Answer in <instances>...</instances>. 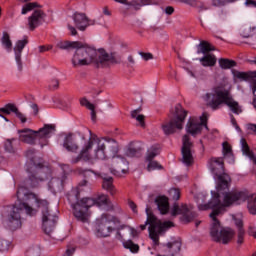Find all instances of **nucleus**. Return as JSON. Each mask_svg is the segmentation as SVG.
Instances as JSON below:
<instances>
[{
	"label": "nucleus",
	"mask_w": 256,
	"mask_h": 256,
	"mask_svg": "<svg viewBox=\"0 0 256 256\" xmlns=\"http://www.w3.org/2000/svg\"><path fill=\"white\" fill-rule=\"evenodd\" d=\"M244 237H245V229L238 230V239H237L238 245H243Z\"/></svg>",
	"instance_id": "47"
},
{
	"label": "nucleus",
	"mask_w": 256,
	"mask_h": 256,
	"mask_svg": "<svg viewBox=\"0 0 256 256\" xmlns=\"http://www.w3.org/2000/svg\"><path fill=\"white\" fill-rule=\"evenodd\" d=\"M57 47L59 49H76V47H81V42H71V41H64V42H59L57 44Z\"/></svg>",
	"instance_id": "32"
},
{
	"label": "nucleus",
	"mask_w": 256,
	"mask_h": 256,
	"mask_svg": "<svg viewBox=\"0 0 256 256\" xmlns=\"http://www.w3.org/2000/svg\"><path fill=\"white\" fill-rule=\"evenodd\" d=\"M17 201L10 207L8 214V225L12 231L21 229V211H26L27 215L33 216L37 213L35 207L42 209V228L46 235H51L57 225V215L49 213V201L40 199L35 193H31L27 188L20 186L17 191Z\"/></svg>",
	"instance_id": "1"
},
{
	"label": "nucleus",
	"mask_w": 256,
	"mask_h": 256,
	"mask_svg": "<svg viewBox=\"0 0 256 256\" xmlns=\"http://www.w3.org/2000/svg\"><path fill=\"white\" fill-rule=\"evenodd\" d=\"M109 205V198L107 195H100L96 199L93 198H82L80 202H78L74 206V217L77 221H81L82 223H87L89 221V209L91 207H107Z\"/></svg>",
	"instance_id": "11"
},
{
	"label": "nucleus",
	"mask_w": 256,
	"mask_h": 256,
	"mask_svg": "<svg viewBox=\"0 0 256 256\" xmlns=\"http://www.w3.org/2000/svg\"><path fill=\"white\" fill-rule=\"evenodd\" d=\"M237 0H212V5L215 7H223L227 5V3H234Z\"/></svg>",
	"instance_id": "43"
},
{
	"label": "nucleus",
	"mask_w": 256,
	"mask_h": 256,
	"mask_svg": "<svg viewBox=\"0 0 256 256\" xmlns=\"http://www.w3.org/2000/svg\"><path fill=\"white\" fill-rule=\"evenodd\" d=\"M171 215L172 217H175L176 215H182V220H184L185 223L193 221V216L189 215V208H187V205L185 204H174L171 209Z\"/></svg>",
	"instance_id": "20"
},
{
	"label": "nucleus",
	"mask_w": 256,
	"mask_h": 256,
	"mask_svg": "<svg viewBox=\"0 0 256 256\" xmlns=\"http://www.w3.org/2000/svg\"><path fill=\"white\" fill-rule=\"evenodd\" d=\"M76 51L72 57L73 67H85L94 63L97 67H109L113 64L115 59L109 55L105 50H96L93 47L81 46L75 48Z\"/></svg>",
	"instance_id": "4"
},
{
	"label": "nucleus",
	"mask_w": 256,
	"mask_h": 256,
	"mask_svg": "<svg viewBox=\"0 0 256 256\" xmlns=\"http://www.w3.org/2000/svg\"><path fill=\"white\" fill-rule=\"evenodd\" d=\"M250 77L256 78V71L250 72Z\"/></svg>",
	"instance_id": "64"
},
{
	"label": "nucleus",
	"mask_w": 256,
	"mask_h": 256,
	"mask_svg": "<svg viewBox=\"0 0 256 256\" xmlns=\"http://www.w3.org/2000/svg\"><path fill=\"white\" fill-rule=\"evenodd\" d=\"M207 196L203 193H199L196 196V203L198 205L199 211H207L209 209H213L210 217L212 219V225L210 227V237H212L213 241L216 243H223V245H227L233 237H235V230L229 227H221V223L217 220V217L221 215V212L225 210V206L219 205V201L205 203Z\"/></svg>",
	"instance_id": "3"
},
{
	"label": "nucleus",
	"mask_w": 256,
	"mask_h": 256,
	"mask_svg": "<svg viewBox=\"0 0 256 256\" xmlns=\"http://www.w3.org/2000/svg\"><path fill=\"white\" fill-rule=\"evenodd\" d=\"M50 49H53V46H39L40 53H44V51H50Z\"/></svg>",
	"instance_id": "56"
},
{
	"label": "nucleus",
	"mask_w": 256,
	"mask_h": 256,
	"mask_svg": "<svg viewBox=\"0 0 256 256\" xmlns=\"http://www.w3.org/2000/svg\"><path fill=\"white\" fill-rule=\"evenodd\" d=\"M72 20L78 31H86L87 27L95 25V20L88 19L84 13H74Z\"/></svg>",
	"instance_id": "17"
},
{
	"label": "nucleus",
	"mask_w": 256,
	"mask_h": 256,
	"mask_svg": "<svg viewBox=\"0 0 256 256\" xmlns=\"http://www.w3.org/2000/svg\"><path fill=\"white\" fill-rule=\"evenodd\" d=\"M119 153V143L115 139L99 137L95 134L84 142L79 154L71 159V163H95V161H107V159L115 158Z\"/></svg>",
	"instance_id": "2"
},
{
	"label": "nucleus",
	"mask_w": 256,
	"mask_h": 256,
	"mask_svg": "<svg viewBox=\"0 0 256 256\" xmlns=\"http://www.w3.org/2000/svg\"><path fill=\"white\" fill-rule=\"evenodd\" d=\"M181 251V240H175L173 242H168L164 246V252L167 256H175Z\"/></svg>",
	"instance_id": "23"
},
{
	"label": "nucleus",
	"mask_w": 256,
	"mask_h": 256,
	"mask_svg": "<svg viewBox=\"0 0 256 256\" xmlns=\"http://www.w3.org/2000/svg\"><path fill=\"white\" fill-rule=\"evenodd\" d=\"M45 23V13L41 10H35L30 17H28L29 31H35L39 25Z\"/></svg>",
	"instance_id": "18"
},
{
	"label": "nucleus",
	"mask_w": 256,
	"mask_h": 256,
	"mask_svg": "<svg viewBox=\"0 0 256 256\" xmlns=\"http://www.w3.org/2000/svg\"><path fill=\"white\" fill-rule=\"evenodd\" d=\"M182 143V162L184 165L189 167V165H193V154L191 153V147H193V143L189 141V135L183 136Z\"/></svg>",
	"instance_id": "16"
},
{
	"label": "nucleus",
	"mask_w": 256,
	"mask_h": 256,
	"mask_svg": "<svg viewBox=\"0 0 256 256\" xmlns=\"http://www.w3.org/2000/svg\"><path fill=\"white\" fill-rule=\"evenodd\" d=\"M248 203V211L251 215H256V194H251L247 190L223 192L222 198L218 199V205L221 207H231V205H241Z\"/></svg>",
	"instance_id": "7"
},
{
	"label": "nucleus",
	"mask_w": 256,
	"mask_h": 256,
	"mask_svg": "<svg viewBox=\"0 0 256 256\" xmlns=\"http://www.w3.org/2000/svg\"><path fill=\"white\" fill-rule=\"evenodd\" d=\"M26 157L28 159L26 163V171L29 173V180L31 187H39L47 175L51 173V168L43 166L41 161L37 162L35 157V150H28L26 152Z\"/></svg>",
	"instance_id": "8"
},
{
	"label": "nucleus",
	"mask_w": 256,
	"mask_h": 256,
	"mask_svg": "<svg viewBox=\"0 0 256 256\" xmlns=\"http://www.w3.org/2000/svg\"><path fill=\"white\" fill-rule=\"evenodd\" d=\"M246 5L248 7H256V1L255 0H246Z\"/></svg>",
	"instance_id": "58"
},
{
	"label": "nucleus",
	"mask_w": 256,
	"mask_h": 256,
	"mask_svg": "<svg viewBox=\"0 0 256 256\" xmlns=\"http://www.w3.org/2000/svg\"><path fill=\"white\" fill-rule=\"evenodd\" d=\"M199 61L203 67H215L217 63V57L214 54L208 53L205 54L202 58H199Z\"/></svg>",
	"instance_id": "26"
},
{
	"label": "nucleus",
	"mask_w": 256,
	"mask_h": 256,
	"mask_svg": "<svg viewBox=\"0 0 256 256\" xmlns=\"http://www.w3.org/2000/svg\"><path fill=\"white\" fill-rule=\"evenodd\" d=\"M128 206H129V208L131 209V211H132L133 213H135V215H137V213H138L137 204H135V202H133L132 200H129V201H128Z\"/></svg>",
	"instance_id": "51"
},
{
	"label": "nucleus",
	"mask_w": 256,
	"mask_h": 256,
	"mask_svg": "<svg viewBox=\"0 0 256 256\" xmlns=\"http://www.w3.org/2000/svg\"><path fill=\"white\" fill-rule=\"evenodd\" d=\"M169 195L174 201H179L181 198V190H179V188H171L169 190Z\"/></svg>",
	"instance_id": "41"
},
{
	"label": "nucleus",
	"mask_w": 256,
	"mask_h": 256,
	"mask_svg": "<svg viewBox=\"0 0 256 256\" xmlns=\"http://www.w3.org/2000/svg\"><path fill=\"white\" fill-rule=\"evenodd\" d=\"M148 165H147V171H155L157 169H163V167L157 162V161H147Z\"/></svg>",
	"instance_id": "42"
},
{
	"label": "nucleus",
	"mask_w": 256,
	"mask_h": 256,
	"mask_svg": "<svg viewBox=\"0 0 256 256\" xmlns=\"http://www.w3.org/2000/svg\"><path fill=\"white\" fill-rule=\"evenodd\" d=\"M67 27H68V30L70 31L71 35H73V36L77 35V29H75L74 26L71 25V23H68Z\"/></svg>",
	"instance_id": "54"
},
{
	"label": "nucleus",
	"mask_w": 256,
	"mask_h": 256,
	"mask_svg": "<svg viewBox=\"0 0 256 256\" xmlns=\"http://www.w3.org/2000/svg\"><path fill=\"white\" fill-rule=\"evenodd\" d=\"M9 250V242L0 238V251H8Z\"/></svg>",
	"instance_id": "48"
},
{
	"label": "nucleus",
	"mask_w": 256,
	"mask_h": 256,
	"mask_svg": "<svg viewBox=\"0 0 256 256\" xmlns=\"http://www.w3.org/2000/svg\"><path fill=\"white\" fill-rule=\"evenodd\" d=\"M199 51L198 53H203V55H207V53H209V51H215V48H213V46H211V44H209L206 41H202L199 44Z\"/></svg>",
	"instance_id": "37"
},
{
	"label": "nucleus",
	"mask_w": 256,
	"mask_h": 256,
	"mask_svg": "<svg viewBox=\"0 0 256 256\" xmlns=\"http://www.w3.org/2000/svg\"><path fill=\"white\" fill-rule=\"evenodd\" d=\"M17 143V139H7L4 142V149L7 153H15V144Z\"/></svg>",
	"instance_id": "36"
},
{
	"label": "nucleus",
	"mask_w": 256,
	"mask_h": 256,
	"mask_svg": "<svg viewBox=\"0 0 256 256\" xmlns=\"http://www.w3.org/2000/svg\"><path fill=\"white\" fill-rule=\"evenodd\" d=\"M164 12L166 15H173V13H175V8H173V6H168L164 9Z\"/></svg>",
	"instance_id": "53"
},
{
	"label": "nucleus",
	"mask_w": 256,
	"mask_h": 256,
	"mask_svg": "<svg viewBox=\"0 0 256 256\" xmlns=\"http://www.w3.org/2000/svg\"><path fill=\"white\" fill-rule=\"evenodd\" d=\"M139 55L144 61H151L153 59V54L151 53L139 52Z\"/></svg>",
	"instance_id": "49"
},
{
	"label": "nucleus",
	"mask_w": 256,
	"mask_h": 256,
	"mask_svg": "<svg viewBox=\"0 0 256 256\" xmlns=\"http://www.w3.org/2000/svg\"><path fill=\"white\" fill-rule=\"evenodd\" d=\"M240 145L243 155L248 157V159L252 161L253 165H256V156L253 153V151H251V149L249 148V144H247V140H245V138H241Z\"/></svg>",
	"instance_id": "24"
},
{
	"label": "nucleus",
	"mask_w": 256,
	"mask_h": 256,
	"mask_svg": "<svg viewBox=\"0 0 256 256\" xmlns=\"http://www.w3.org/2000/svg\"><path fill=\"white\" fill-rule=\"evenodd\" d=\"M204 101H206L213 110L219 109V106L224 103L235 115H239L243 111L239 106V102L231 97L227 85L220 84L214 87L211 92L204 96Z\"/></svg>",
	"instance_id": "5"
},
{
	"label": "nucleus",
	"mask_w": 256,
	"mask_h": 256,
	"mask_svg": "<svg viewBox=\"0 0 256 256\" xmlns=\"http://www.w3.org/2000/svg\"><path fill=\"white\" fill-rule=\"evenodd\" d=\"M19 139L22 143L28 145H34L35 141H38L41 149L49 145V138L55 133V126L51 124L44 125L39 131H33L31 129L19 130Z\"/></svg>",
	"instance_id": "10"
},
{
	"label": "nucleus",
	"mask_w": 256,
	"mask_h": 256,
	"mask_svg": "<svg viewBox=\"0 0 256 256\" xmlns=\"http://www.w3.org/2000/svg\"><path fill=\"white\" fill-rule=\"evenodd\" d=\"M123 247H124V249H129V251H131V253H137L139 251V245L135 244L131 240H127V241L123 242Z\"/></svg>",
	"instance_id": "38"
},
{
	"label": "nucleus",
	"mask_w": 256,
	"mask_h": 256,
	"mask_svg": "<svg viewBox=\"0 0 256 256\" xmlns=\"http://www.w3.org/2000/svg\"><path fill=\"white\" fill-rule=\"evenodd\" d=\"M145 211L147 219L144 224L139 226V229L145 231L147 229V225H149V237L153 241V244L157 246L159 245V235H163V233L169 231V229H171V227H174L175 225L171 221L161 222V220L157 219L153 215L149 207H146Z\"/></svg>",
	"instance_id": "9"
},
{
	"label": "nucleus",
	"mask_w": 256,
	"mask_h": 256,
	"mask_svg": "<svg viewBox=\"0 0 256 256\" xmlns=\"http://www.w3.org/2000/svg\"><path fill=\"white\" fill-rule=\"evenodd\" d=\"M129 232L131 233L132 237H135V235H137V230L133 227H127Z\"/></svg>",
	"instance_id": "59"
},
{
	"label": "nucleus",
	"mask_w": 256,
	"mask_h": 256,
	"mask_svg": "<svg viewBox=\"0 0 256 256\" xmlns=\"http://www.w3.org/2000/svg\"><path fill=\"white\" fill-rule=\"evenodd\" d=\"M203 127L207 129V113H203L199 120L197 118H190L186 129L187 133H190V135L195 137V135H199V133H201Z\"/></svg>",
	"instance_id": "14"
},
{
	"label": "nucleus",
	"mask_w": 256,
	"mask_h": 256,
	"mask_svg": "<svg viewBox=\"0 0 256 256\" xmlns=\"http://www.w3.org/2000/svg\"><path fill=\"white\" fill-rule=\"evenodd\" d=\"M208 169L214 175V179H217V193H212V201L217 202L219 199H223V193H229V182L231 178L225 173V164L223 158H211L208 161Z\"/></svg>",
	"instance_id": "6"
},
{
	"label": "nucleus",
	"mask_w": 256,
	"mask_h": 256,
	"mask_svg": "<svg viewBox=\"0 0 256 256\" xmlns=\"http://www.w3.org/2000/svg\"><path fill=\"white\" fill-rule=\"evenodd\" d=\"M80 105L82 107H86V109H89L91 111V120L92 121H97V113L95 112V105H93L89 100L86 98L80 99Z\"/></svg>",
	"instance_id": "29"
},
{
	"label": "nucleus",
	"mask_w": 256,
	"mask_h": 256,
	"mask_svg": "<svg viewBox=\"0 0 256 256\" xmlns=\"http://www.w3.org/2000/svg\"><path fill=\"white\" fill-rule=\"evenodd\" d=\"M235 226L237 227L238 231L243 229V214L238 213L232 216Z\"/></svg>",
	"instance_id": "40"
},
{
	"label": "nucleus",
	"mask_w": 256,
	"mask_h": 256,
	"mask_svg": "<svg viewBox=\"0 0 256 256\" xmlns=\"http://www.w3.org/2000/svg\"><path fill=\"white\" fill-rule=\"evenodd\" d=\"M79 175H83V177H91V175H97V173L93 172V170H78Z\"/></svg>",
	"instance_id": "46"
},
{
	"label": "nucleus",
	"mask_w": 256,
	"mask_h": 256,
	"mask_svg": "<svg viewBox=\"0 0 256 256\" xmlns=\"http://www.w3.org/2000/svg\"><path fill=\"white\" fill-rule=\"evenodd\" d=\"M0 111L1 113H6V115H11V113H14L21 123H27V117H25V114L19 111V108H17L15 104H7L4 108H0Z\"/></svg>",
	"instance_id": "21"
},
{
	"label": "nucleus",
	"mask_w": 256,
	"mask_h": 256,
	"mask_svg": "<svg viewBox=\"0 0 256 256\" xmlns=\"http://www.w3.org/2000/svg\"><path fill=\"white\" fill-rule=\"evenodd\" d=\"M63 147L70 153H77L79 151V144L77 143V139L73 134L66 135L63 142Z\"/></svg>",
	"instance_id": "22"
},
{
	"label": "nucleus",
	"mask_w": 256,
	"mask_h": 256,
	"mask_svg": "<svg viewBox=\"0 0 256 256\" xmlns=\"http://www.w3.org/2000/svg\"><path fill=\"white\" fill-rule=\"evenodd\" d=\"M180 3H184L185 5H190V7H197V0H179Z\"/></svg>",
	"instance_id": "50"
},
{
	"label": "nucleus",
	"mask_w": 256,
	"mask_h": 256,
	"mask_svg": "<svg viewBox=\"0 0 256 256\" xmlns=\"http://www.w3.org/2000/svg\"><path fill=\"white\" fill-rule=\"evenodd\" d=\"M37 7H39V4L37 2H30V3H26L23 7H22V15H27V13H29L30 11H33V9H37Z\"/></svg>",
	"instance_id": "39"
},
{
	"label": "nucleus",
	"mask_w": 256,
	"mask_h": 256,
	"mask_svg": "<svg viewBox=\"0 0 256 256\" xmlns=\"http://www.w3.org/2000/svg\"><path fill=\"white\" fill-rule=\"evenodd\" d=\"M73 253H75V249H67L66 250V255H68V256H71V255H73Z\"/></svg>",
	"instance_id": "61"
},
{
	"label": "nucleus",
	"mask_w": 256,
	"mask_h": 256,
	"mask_svg": "<svg viewBox=\"0 0 256 256\" xmlns=\"http://www.w3.org/2000/svg\"><path fill=\"white\" fill-rule=\"evenodd\" d=\"M126 155H128L129 157H133V155H135V150L128 149Z\"/></svg>",
	"instance_id": "60"
},
{
	"label": "nucleus",
	"mask_w": 256,
	"mask_h": 256,
	"mask_svg": "<svg viewBox=\"0 0 256 256\" xmlns=\"http://www.w3.org/2000/svg\"><path fill=\"white\" fill-rule=\"evenodd\" d=\"M249 74L245 73V72H234V77H236V79H240L241 81H247V79H249Z\"/></svg>",
	"instance_id": "44"
},
{
	"label": "nucleus",
	"mask_w": 256,
	"mask_h": 256,
	"mask_svg": "<svg viewBox=\"0 0 256 256\" xmlns=\"http://www.w3.org/2000/svg\"><path fill=\"white\" fill-rule=\"evenodd\" d=\"M2 46L8 51V53H11L13 51V43L11 42V37L8 33L4 32L2 39H1Z\"/></svg>",
	"instance_id": "31"
},
{
	"label": "nucleus",
	"mask_w": 256,
	"mask_h": 256,
	"mask_svg": "<svg viewBox=\"0 0 256 256\" xmlns=\"http://www.w3.org/2000/svg\"><path fill=\"white\" fill-rule=\"evenodd\" d=\"M218 63H219V67L221 69H231V68L235 67V65H237V63L235 61L229 60L226 58H220L218 60Z\"/></svg>",
	"instance_id": "35"
},
{
	"label": "nucleus",
	"mask_w": 256,
	"mask_h": 256,
	"mask_svg": "<svg viewBox=\"0 0 256 256\" xmlns=\"http://www.w3.org/2000/svg\"><path fill=\"white\" fill-rule=\"evenodd\" d=\"M156 203L158 210L160 211L161 215H166L169 213V198L165 196H159L156 198Z\"/></svg>",
	"instance_id": "25"
},
{
	"label": "nucleus",
	"mask_w": 256,
	"mask_h": 256,
	"mask_svg": "<svg viewBox=\"0 0 256 256\" xmlns=\"http://www.w3.org/2000/svg\"><path fill=\"white\" fill-rule=\"evenodd\" d=\"M29 43V40L27 36H24L22 40H18L14 47V55H15V61L16 65L18 67V71H23V62L21 61V53H23V49H25V46Z\"/></svg>",
	"instance_id": "19"
},
{
	"label": "nucleus",
	"mask_w": 256,
	"mask_h": 256,
	"mask_svg": "<svg viewBox=\"0 0 256 256\" xmlns=\"http://www.w3.org/2000/svg\"><path fill=\"white\" fill-rule=\"evenodd\" d=\"M83 191H89V185H87V181L85 180L67 194V199L71 205L73 215H75V205L81 203L79 195H81Z\"/></svg>",
	"instance_id": "15"
},
{
	"label": "nucleus",
	"mask_w": 256,
	"mask_h": 256,
	"mask_svg": "<svg viewBox=\"0 0 256 256\" xmlns=\"http://www.w3.org/2000/svg\"><path fill=\"white\" fill-rule=\"evenodd\" d=\"M49 88L50 89H58L59 88V80L53 79L49 83Z\"/></svg>",
	"instance_id": "52"
},
{
	"label": "nucleus",
	"mask_w": 256,
	"mask_h": 256,
	"mask_svg": "<svg viewBox=\"0 0 256 256\" xmlns=\"http://www.w3.org/2000/svg\"><path fill=\"white\" fill-rule=\"evenodd\" d=\"M159 145H153L151 146L146 154V161H153L157 155H159Z\"/></svg>",
	"instance_id": "33"
},
{
	"label": "nucleus",
	"mask_w": 256,
	"mask_h": 256,
	"mask_svg": "<svg viewBox=\"0 0 256 256\" xmlns=\"http://www.w3.org/2000/svg\"><path fill=\"white\" fill-rule=\"evenodd\" d=\"M170 113V121L162 124V131L164 135L173 134L175 129H183V123H185V118L187 117V111L183 109L181 104H177L172 108Z\"/></svg>",
	"instance_id": "13"
},
{
	"label": "nucleus",
	"mask_w": 256,
	"mask_h": 256,
	"mask_svg": "<svg viewBox=\"0 0 256 256\" xmlns=\"http://www.w3.org/2000/svg\"><path fill=\"white\" fill-rule=\"evenodd\" d=\"M117 163L119 166L117 170L112 171L113 175H119V173H127V171L129 170V162H127L125 158L119 157L117 159Z\"/></svg>",
	"instance_id": "27"
},
{
	"label": "nucleus",
	"mask_w": 256,
	"mask_h": 256,
	"mask_svg": "<svg viewBox=\"0 0 256 256\" xmlns=\"http://www.w3.org/2000/svg\"><path fill=\"white\" fill-rule=\"evenodd\" d=\"M223 147V155L224 157H228V163H235V156H233V151L231 150V145L228 142H224L222 144Z\"/></svg>",
	"instance_id": "30"
},
{
	"label": "nucleus",
	"mask_w": 256,
	"mask_h": 256,
	"mask_svg": "<svg viewBox=\"0 0 256 256\" xmlns=\"http://www.w3.org/2000/svg\"><path fill=\"white\" fill-rule=\"evenodd\" d=\"M140 3L142 7H145V5H149V0H141Z\"/></svg>",
	"instance_id": "62"
},
{
	"label": "nucleus",
	"mask_w": 256,
	"mask_h": 256,
	"mask_svg": "<svg viewBox=\"0 0 256 256\" xmlns=\"http://www.w3.org/2000/svg\"><path fill=\"white\" fill-rule=\"evenodd\" d=\"M102 187L108 191L110 195H115V193H117V189H115V186L113 185V177H103Z\"/></svg>",
	"instance_id": "28"
},
{
	"label": "nucleus",
	"mask_w": 256,
	"mask_h": 256,
	"mask_svg": "<svg viewBox=\"0 0 256 256\" xmlns=\"http://www.w3.org/2000/svg\"><path fill=\"white\" fill-rule=\"evenodd\" d=\"M118 225H121L119 218L104 213L98 217L94 224V235L99 238L110 237L111 233L117 229Z\"/></svg>",
	"instance_id": "12"
},
{
	"label": "nucleus",
	"mask_w": 256,
	"mask_h": 256,
	"mask_svg": "<svg viewBox=\"0 0 256 256\" xmlns=\"http://www.w3.org/2000/svg\"><path fill=\"white\" fill-rule=\"evenodd\" d=\"M30 107L34 111V115L39 113V106H37V104H31Z\"/></svg>",
	"instance_id": "57"
},
{
	"label": "nucleus",
	"mask_w": 256,
	"mask_h": 256,
	"mask_svg": "<svg viewBox=\"0 0 256 256\" xmlns=\"http://www.w3.org/2000/svg\"><path fill=\"white\" fill-rule=\"evenodd\" d=\"M141 113V109H136L131 112L132 119H136L140 127H145V116Z\"/></svg>",
	"instance_id": "34"
},
{
	"label": "nucleus",
	"mask_w": 256,
	"mask_h": 256,
	"mask_svg": "<svg viewBox=\"0 0 256 256\" xmlns=\"http://www.w3.org/2000/svg\"><path fill=\"white\" fill-rule=\"evenodd\" d=\"M59 185H63V181L59 180L57 178H52L51 181L49 182V189H53V187H59Z\"/></svg>",
	"instance_id": "45"
},
{
	"label": "nucleus",
	"mask_w": 256,
	"mask_h": 256,
	"mask_svg": "<svg viewBox=\"0 0 256 256\" xmlns=\"http://www.w3.org/2000/svg\"><path fill=\"white\" fill-rule=\"evenodd\" d=\"M247 129L256 135V124H248Z\"/></svg>",
	"instance_id": "55"
},
{
	"label": "nucleus",
	"mask_w": 256,
	"mask_h": 256,
	"mask_svg": "<svg viewBox=\"0 0 256 256\" xmlns=\"http://www.w3.org/2000/svg\"><path fill=\"white\" fill-rule=\"evenodd\" d=\"M103 13L104 15H107V16L111 15V12L107 8H103Z\"/></svg>",
	"instance_id": "63"
}]
</instances>
